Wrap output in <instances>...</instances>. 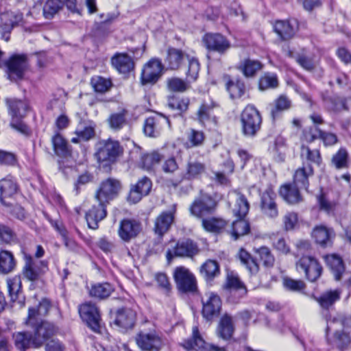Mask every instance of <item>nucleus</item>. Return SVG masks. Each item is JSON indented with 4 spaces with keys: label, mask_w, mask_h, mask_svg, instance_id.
I'll list each match as a JSON object with an SVG mask.
<instances>
[{
    "label": "nucleus",
    "mask_w": 351,
    "mask_h": 351,
    "mask_svg": "<svg viewBox=\"0 0 351 351\" xmlns=\"http://www.w3.org/2000/svg\"><path fill=\"white\" fill-rule=\"evenodd\" d=\"M240 121L243 135L247 138H254L261 130L263 119L257 108L254 105L249 104L241 112Z\"/></svg>",
    "instance_id": "1"
},
{
    "label": "nucleus",
    "mask_w": 351,
    "mask_h": 351,
    "mask_svg": "<svg viewBox=\"0 0 351 351\" xmlns=\"http://www.w3.org/2000/svg\"><path fill=\"white\" fill-rule=\"evenodd\" d=\"M199 69V61L195 58H191L189 60L186 80L176 77L169 78L167 80L168 89L172 92H185L190 88L191 83L197 79Z\"/></svg>",
    "instance_id": "2"
},
{
    "label": "nucleus",
    "mask_w": 351,
    "mask_h": 351,
    "mask_svg": "<svg viewBox=\"0 0 351 351\" xmlns=\"http://www.w3.org/2000/svg\"><path fill=\"white\" fill-rule=\"evenodd\" d=\"M96 149L95 156L99 162H114L123 152L120 143L111 138L99 141Z\"/></svg>",
    "instance_id": "3"
},
{
    "label": "nucleus",
    "mask_w": 351,
    "mask_h": 351,
    "mask_svg": "<svg viewBox=\"0 0 351 351\" xmlns=\"http://www.w3.org/2000/svg\"><path fill=\"white\" fill-rule=\"evenodd\" d=\"M8 77L16 81L23 79L29 68V62L26 54H12L5 62Z\"/></svg>",
    "instance_id": "4"
},
{
    "label": "nucleus",
    "mask_w": 351,
    "mask_h": 351,
    "mask_svg": "<svg viewBox=\"0 0 351 351\" xmlns=\"http://www.w3.org/2000/svg\"><path fill=\"white\" fill-rule=\"evenodd\" d=\"M6 103L12 117L10 126L21 133H26L27 127L21 121V119L25 116L28 105L25 101L16 99H7Z\"/></svg>",
    "instance_id": "5"
},
{
    "label": "nucleus",
    "mask_w": 351,
    "mask_h": 351,
    "mask_svg": "<svg viewBox=\"0 0 351 351\" xmlns=\"http://www.w3.org/2000/svg\"><path fill=\"white\" fill-rule=\"evenodd\" d=\"M296 268L302 271L310 282L317 281L322 274L323 267L320 263L312 256H303L296 262Z\"/></svg>",
    "instance_id": "6"
},
{
    "label": "nucleus",
    "mask_w": 351,
    "mask_h": 351,
    "mask_svg": "<svg viewBox=\"0 0 351 351\" xmlns=\"http://www.w3.org/2000/svg\"><path fill=\"white\" fill-rule=\"evenodd\" d=\"M173 278L178 289L182 293H194L197 290V281L194 275L185 267H177Z\"/></svg>",
    "instance_id": "7"
},
{
    "label": "nucleus",
    "mask_w": 351,
    "mask_h": 351,
    "mask_svg": "<svg viewBox=\"0 0 351 351\" xmlns=\"http://www.w3.org/2000/svg\"><path fill=\"white\" fill-rule=\"evenodd\" d=\"M121 189V182L114 178H108L102 181L96 191L95 198L98 202L108 204L119 194Z\"/></svg>",
    "instance_id": "8"
},
{
    "label": "nucleus",
    "mask_w": 351,
    "mask_h": 351,
    "mask_svg": "<svg viewBox=\"0 0 351 351\" xmlns=\"http://www.w3.org/2000/svg\"><path fill=\"white\" fill-rule=\"evenodd\" d=\"M217 202L215 198L207 193H201L190 206L191 214L197 217L213 214L216 210Z\"/></svg>",
    "instance_id": "9"
},
{
    "label": "nucleus",
    "mask_w": 351,
    "mask_h": 351,
    "mask_svg": "<svg viewBox=\"0 0 351 351\" xmlns=\"http://www.w3.org/2000/svg\"><path fill=\"white\" fill-rule=\"evenodd\" d=\"M81 318L94 332L100 333L101 319L98 308L90 302L82 304L79 308Z\"/></svg>",
    "instance_id": "10"
},
{
    "label": "nucleus",
    "mask_w": 351,
    "mask_h": 351,
    "mask_svg": "<svg viewBox=\"0 0 351 351\" xmlns=\"http://www.w3.org/2000/svg\"><path fill=\"white\" fill-rule=\"evenodd\" d=\"M135 339L142 351H160L163 346L162 338L156 331H140Z\"/></svg>",
    "instance_id": "11"
},
{
    "label": "nucleus",
    "mask_w": 351,
    "mask_h": 351,
    "mask_svg": "<svg viewBox=\"0 0 351 351\" xmlns=\"http://www.w3.org/2000/svg\"><path fill=\"white\" fill-rule=\"evenodd\" d=\"M23 14L20 12L7 11L0 15V35L5 41L10 40L12 30L23 21Z\"/></svg>",
    "instance_id": "12"
},
{
    "label": "nucleus",
    "mask_w": 351,
    "mask_h": 351,
    "mask_svg": "<svg viewBox=\"0 0 351 351\" xmlns=\"http://www.w3.org/2000/svg\"><path fill=\"white\" fill-rule=\"evenodd\" d=\"M163 70L162 62L158 58H152L147 62L141 72V83L142 85L154 84L160 78Z\"/></svg>",
    "instance_id": "13"
},
{
    "label": "nucleus",
    "mask_w": 351,
    "mask_h": 351,
    "mask_svg": "<svg viewBox=\"0 0 351 351\" xmlns=\"http://www.w3.org/2000/svg\"><path fill=\"white\" fill-rule=\"evenodd\" d=\"M171 127L169 117L162 113L147 118L143 124L144 134L149 137L156 138L160 136L165 125Z\"/></svg>",
    "instance_id": "14"
},
{
    "label": "nucleus",
    "mask_w": 351,
    "mask_h": 351,
    "mask_svg": "<svg viewBox=\"0 0 351 351\" xmlns=\"http://www.w3.org/2000/svg\"><path fill=\"white\" fill-rule=\"evenodd\" d=\"M206 165L204 163L190 159L185 167V170L180 178L171 180V185L176 188L180 185L184 180L191 181L199 179L206 172Z\"/></svg>",
    "instance_id": "15"
},
{
    "label": "nucleus",
    "mask_w": 351,
    "mask_h": 351,
    "mask_svg": "<svg viewBox=\"0 0 351 351\" xmlns=\"http://www.w3.org/2000/svg\"><path fill=\"white\" fill-rule=\"evenodd\" d=\"M34 330L33 332L34 348L42 346L44 343L52 337L57 332L58 328L52 323L42 321L40 323H36L32 325Z\"/></svg>",
    "instance_id": "16"
},
{
    "label": "nucleus",
    "mask_w": 351,
    "mask_h": 351,
    "mask_svg": "<svg viewBox=\"0 0 351 351\" xmlns=\"http://www.w3.org/2000/svg\"><path fill=\"white\" fill-rule=\"evenodd\" d=\"M199 252L198 245L196 243L189 239L179 241L172 250L167 252V258L170 261L174 256L189 257L197 254Z\"/></svg>",
    "instance_id": "17"
},
{
    "label": "nucleus",
    "mask_w": 351,
    "mask_h": 351,
    "mask_svg": "<svg viewBox=\"0 0 351 351\" xmlns=\"http://www.w3.org/2000/svg\"><path fill=\"white\" fill-rule=\"evenodd\" d=\"M204 46L209 51L224 54L230 48L231 43L224 36L218 33H207L202 38Z\"/></svg>",
    "instance_id": "18"
},
{
    "label": "nucleus",
    "mask_w": 351,
    "mask_h": 351,
    "mask_svg": "<svg viewBox=\"0 0 351 351\" xmlns=\"http://www.w3.org/2000/svg\"><path fill=\"white\" fill-rule=\"evenodd\" d=\"M47 268L45 261L34 260L31 256H25V265L23 268L24 278L30 281H36L39 279Z\"/></svg>",
    "instance_id": "19"
},
{
    "label": "nucleus",
    "mask_w": 351,
    "mask_h": 351,
    "mask_svg": "<svg viewBox=\"0 0 351 351\" xmlns=\"http://www.w3.org/2000/svg\"><path fill=\"white\" fill-rule=\"evenodd\" d=\"M141 222L134 219H123L119 223L118 234L124 242H130L135 239L141 232Z\"/></svg>",
    "instance_id": "20"
},
{
    "label": "nucleus",
    "mask_w": 351,
    "mask_h": 351,
    "mask_svg": "<svg viewBox=\"0 0 351 351\" xmlns=\"http://www.w3.org/2000/svg\"><path fill=\"white\" fill-rule=\"evenodd\" d=\"M276 199V194L271 188H267L261 195V210L269 218H276L278 215Z\"/></svg>",
    "instance_id": "21"
},
{
    "label": "nucleus",
    "mask_w": 351,
    "mask_h": 351,
    "mask_svg": "<svg viewBox=\"0 0 351 351\" xmlns=\"http://www.w3.org/2000/svg\"><path fill=\"white\" fill-rule=\"evenodd\" d=\"M206 296V299L202 300V315L207 320H212L219 315L221 300L219 296L214 293H208Z\"/></svg>",
    "instance_id": "22"
},
{
    "label": "nucleus",
    "mask_w": 351,
    "mask_h": 351,
    "mask_svg": "<svg viewBox=\"0 0 351 351\" xmlns=\"http://www.w3.org/2000/svg\"><path fill=\"white\" fill-rule=\"evenodd\" d=\"M215 106V103L212 100L202 102L196 114L197 119L202 125L209 127L217 125V119L213 115Z\"/></svg>",
    "instance_id": "23"
},
{
    "label": "nucleus",
    "mask_w": 351,
    "mask_h": 351,
    "mask_svg": "<svg viewBox=\"0 0 351 351\" xmlns=\"http://www.w3.org/2000/svg\"><path fill=\"white\" fill-rule=\"evenodd\" d=\"M152 186V182L149 178H142L136 184L131 186L128 200L132 204L138 202L143 196L149 193Z\"/></svg>",
    "instance_id": "24"
},
{
    "label": "nucleus",
    "mask_w": 351,
    "mask_h": 351,
    "mask_svg": "<svg viewBox=\"0 0 351 351\" xmlns=\"http://www.w3.org/2000/svg\"><path fill=\"white\" fill-rule=\"evenodd\" d=\"M176 205L173 204L169 211L162 212L155 220L154 230L156 234L162 237L170 228L174 220Z\"/></svg>",
    "instance_id": "25"
},
{
    "label": "nucleus",
    "mask_w": 351,
    "mask_h": 351,
    "mask_svg": "<svg viewBox=\"0 0 351 351\" xmlns=\"http://www.w3.org/2000/svg\"><path fill=\"white\" fill-rule=\"evenodd\" d=\"M183 346L187 350H197L202 348V351H226L223 348H219L212 344L205 346V341L201 337L197 326L193 327L192 337L186 340Z\"/></svg>",
    "instance_id": "26"
},
{
    "label": "nucleus",
    "mask_w": 351,
    "mask_h": 351,
    "mask_svg": "<svg viewBox=\"0 0 351 351\" xmlns=\"http://www.w3.org/2000/svg\"><path fill=\"white\" fill-rule=\"evenodd\" d=\"M311 234L315 243L323 247L331 246L335 237L334 230L323 225L316 226Z\"/></svg>",
    "instance_id": "27"
},
{
    "label": "nucleus",
    "mask_w": 351,
    "mask_h": 351,
    "mask_svg": "<svg viewBox=\"0 0 351 351\" xmlns=\"http://www.w3.org/2000/svg\"><path fill=\"white\" fill-rule=\"evenodd\" d=\"M104 202H98L93 205L86 213V219L90 228H98L99 222L102 221L107 215L106 206Z\"/></svg>",
    "instance_id": "28"
},
{
    "label": "nucleus",
    "mask_w": 351,
    "mask_h": 351,
    "mask_svg": "<svg viewBox=\"0 0 351 351\" xmlns=\"http://www.w3.org/2000/svg\"><path fill=\"white\" fill-rule=\"evenodd\" d=\"M18 185L16 181L10 178L0 180V201L5 206L12 204L11 199L12 196L16 193Z\"/></svg>",
    "instance_id": "29"
},
{
    "label": "nucleus",
    "mask_w": 351,
    "mask_h": 351,
    "mask_svg": "<svg viewBox=\"0 0 351 351\" xmlns=\"http://www.w3.org/2000/svg\"><path fill=\"white\" fill-rule=\"evenodd\" d=\"M110 62L112 67L121 74H128L134 68V62L125 53H116Z\"/></svg>",
    "instance_id": "30"
},
{
    "label": "nucleus",
    "mask_w": 351,
    "mask_h": 351,
    "mask_svg": "<svg viewBox=\"0 0 351 351\" xmlns=\"http://www.w3.org/2000/svg\"><path fill=\"white\" fill-rule=\"evenodd\" d=\"M324 260L335 280H341L346 274L345 264L341 257L336 254H328L324 256Z\"/></svg>",
    "instance_id": "31"
},
{
    "label": "nucleus",
    "mask_w": 351,
    "mask_h": 351,
    "mask_svg": "<svg viewBox=\"0 0 351 351\" xmlns=\"http://www.w3.org/2000/svg\"><path fill=\"white\" fill-rule=\"evenodd\" d=\"M314 171L312 165L303 162L302 166L295 171L293 175V184L302 189L308 190L309 186L308 178L313 176Z\"/></svg>",
    "instance_id": "32"
},
{
    "label": "nucleus",
    "mask_w": 351,
    "mask_h": 351,
    "mask_svg": "<svg viewBox=\"0 0 351 351\" xmlns=\"http://www.w3.org/2000/svg\"><path fill=\"white\" fill-rule=\"evenodd\" d=\"M136 312L129 308H120L117 312L114 324L123 330L132 329L136 323Z\"/></svg>",
    "instance_id": "33"
},
{
    "label": "nucleus",
    "mask_w": 351,
    "mask_h": 351,
    "mask_svg": "<svg viewBox=\"0 0 351 351\" xmlns=\"http://www.w3.org/2000/svg\"><path fill=\"white\" fill-rule=\"evenodd\" d=\"M301 189L293 183L285 184L280 186L279 194L289 204H296L302 201L300 190Z\"/></svg>",
    "instance_id": "34"
},
{
    "label": "nucleus",
    "mask_w": 351,
    "mask_h": 351,
    "mask_svg": "<svg viewBox=\"0 0 351 351\" xmlns=\"http://www.w3.org/2000/svg\"><path fill=\"white\" fill-rule=\"evenodd\" d=\"M291 107V101L285 95H280L268 106L273 121L279 118L281 114Z\"/></svg>",
    "instance_id": "35"
},
{
    "label": "nucleus",
    "mask_w": 351,
    "mask_h": 351,
    "mask_svg": "<svg viewBox=\"0 0 351 351\" xmlns=\"http://www.w3.org/2000/svg\"><path fill=\"white\" fill-rule=\"evenodd\" d=\"M263 66V64L259 60L245 58L240 62L237 68L245 77L252 78L256 76Z\"/></svg>",
    "instance_id": "36"
},
{
    "label": "nucleus",
    "mask_w": 351,
    "mask_h": 351,
    "mask_svg": "<svg viewBox=\"0 0 351 351\" xmlns=\"http://www.w3.org/2000/svg\"><path fill=\"white\" fill-rule=\"evenodd\" d=\"M185 58H187L189 60H190L189 56L185 54L182 50L176 48H169L165 59V63L168 69L172 70L178 69Z\"/></svg>",
    "instance_id": "37"
},
{
    "label": "nucleus",
    "mask_w": 351,
    "mask_h": 351,
    "mask_svg": "<svg viewBox=\"0 0 351 351\" xmlns=\"http://www.w3.org/2000/svg\"><path fill=\"white\" fill-rule=\"evenodd\" d=\"M51 306V302L47 299H43L37 307L29 308L27 324H34L37 316H45L47 315Z\"/></svg>",
    "instance_id": "38"
},
{
    "label": "nucleus",
    "mask_w": 351,
    "mask_h": 351,
    "mask_svg": "<svg viewBox=\"0 0 351 351\" xmlns=\"http://www.w3.org/2000/svg\"><path fill=\"white\" fill-rule=\"evenodd\" d=\"M13 339L16 348L20 351L34 348L33 335L29 332H16L13 334Z\"/></svg>",
    "instance_id": "39"
},
{
    "label": "nucleus",
    "mask_w": 351,
    "mask_h": 351,
    "mask_svg": "<svg viewBox=\"0 0 351 351\" xmlns=\"http://www.w3.org/2000/svg\"><path fill=\"white\" fill-rule=\"evenodd\" d=\"M234 331V327L232 317L226 313L224 314L217 328L218 335L223 339H229L232 337Z\"/></svg>",
    "instance_id": "40"
},
{
    "label": "nucleus",
    "mask_w": 351,
    "mask_h": 351,
    "mask_svg": "<svg viewBox=\"0 0 351 351\" xmlns=\"http://www.w3.org/2000/svg\"><path fill=\"white\" fill-rule=\"evenodd\" d=\"M201 275L206 281H211L220 274V268L217 261L207 260L199 269Z\"/></svg>",
    "instance_id": "41"
},
{
    "label": "nucleus",
    "mask_w": 351,
    "mask_h": 351,
    "mask_svg": "<svg viewBox=\"0 0 351 351\" xmlns=\"http://www.w3.org/2000/svg\"><path fill=\"white\" fill-rule=\"evenodd\" d=\"M274 29L281 39L284 40L291 38L295 34L294 28L289 21H277L274 25Z\"/></svg>",
    "instance_id": "42"
},
{
    "label": "nucleus",
    "mask_w": 351,
    "mask_h": 351,
    "mask_svg": "<svg viewBox=\"0 0 351 351\" xmlns=\"http://www.w3.org/2000/svg\"><path fill=\"white\" fill-rule=\"evenodd\" d=\"M241 264L244 265L251 274H256L259 271V266L252 255L245 249L241 248L237 254Z\"/></svg>",
    "instance_id": "43"
},
{
    "label": "nucleus",
    "mask_w": 351,
    "mask_h": 351,
    "mask_svg": "<svg viewBox=\"0 0 351 351\" xmlns=\"http://www.w3.org/2000/svg\"><path fill=\"white\" fill-rule=\"evenodd\" d=\"M341 292L339 290H330L323 293L320 296L315 298L320 306L328 309L335 302L340 299Z\"/></svg>",
    "instance_id": "44"
},
{
    "label": "nucleus",
    "mask_w": 351,
    "mask_h": 351,
    "mask_svg": "<svg viewBox=\"0 0 351 351\" xmlns=\"http://www.w3.org/2000/svg\"><path fill=\"white\" fill-rule=\"evenodd\" d=\"M226 87L232 99L241 98L245 93V85L241 79H228Z\"/></svg>",
    "instance_id": "45"
},
{
    "label": "nucleus",
    "mask_w": 351,
    "mask_h": 351,
    "mask_svg": "<svg viewBox=\"0 0 351 351\" xmlns=\"http://www.w3.org/2000/svg\"><path fill=\"white\" fill-rule=\"evenodd\" d=\"M189 100L188 98H179L176 97H170L168 98V107L176 111L172 116H182V114L188 110Z\"/></svg>",
    "instance_id": "46"
},
{
    "label": "nucleus",
    "mask_w": 351,
    "mask_h": 351,
    "mask_svg": "<svg viewBox=\"0 0 351 351\" xmlns=\"http://www.w3.org/2000/svg\"><path fill=\"white\" fill-rule=\"evenodd\" d=\"M51 143L55 154L60 157L70 155V150L66 141L59 134H56L51 138Z\"/></svg>",
    "instance_id": "47"
},
{
    "label": "nucleus",
    "mask_w": 351,
    "mask_h": 351,
    "mask_svg": "<svg viewBox=\"0 0 351 351\" xmlns=\"http://www.w3.org/2000/svg\"><path fill=\"white\" fill-rule=\"evenodd\" d=\"M113 290L109 283H97L91 286L89 294L93 298L102 300L109 297Z\"/></svg>",
    "instance_id": "48"
},
{
    "label": "nucleus",
    "mask_w": 351,
    "mask_h": 351,
    "mask_svg": "<svg viewBox=\"0 0 351 351\" xmlns=\"http://www.w3.org/2000/svg\"><path fill=\"white\" fill-rule=\"evenodd\" d=\"M16 266V261L12 252L7 250L0 252V272L8 274Z\"/></svg>",
    "instance_id": "49"
},
{
    "label": "nucleus",
    "mask_w": 351,
    "mask_h": 351,
    "mask_svg": "<svg viewBox=\"0 0 351 351\" xmlns=\"http://www.w3.org/2000/svg\"><path fill=\"white\" fill-rule=\"evenodd\" d=\"M250 230V223L243 218H239L232 223L231 234L234 240H237L241 237L247 234Z\"/></svg>",
    "instance_id": "50"
},
{
    "label": "nucleus",
    "mask_w": 351,
    "mask_h": 351,
    "mask_svg": "<svg viewBox=\"0 0 351 351\" xmlns=\"http://www.w3.org/2000/svg\"><path fill=\"white\" fill-rule=\"evenodd\" d=\"M254 252L258 255L260 261L263 263L264 267L271 268L275 263V257L271 250L267 246H261L258 248H254Z\"/></svg>",
    "instance_id": "51"
},
{
    "label": "nucleus",
    "mask_w": 351,
    "mask_h": 351,
    "mask_svg": "<svg viewBox=\"0 0 351 351\" xmlns=\"http://www.w3.org/2000/svg\"><path fill=\"white\" fill-rule=\"evenodd\" d=\"M95 125L93 123H81L78 125L75 134L82 141H88L95 135Z\"/></svg>",
    "instance_id": "52"
},
{
    "label": "nucleus",
    "mask_w": 351,
    "mask_h": 351,
    "mask_svg": "<svg viewBox=\"0 0 351 351\" xmlns=\"http://www.w3.org/2000/svg\"><path fill=\"white\" fill-rule=\"evenodd\" d=\"M204 228L211 232H219L226 226V221L221 218L210 217L202 219Z\"/></svg>",
    "instance_id": "53"
},
{
    "label": "nucleus",
    "mask_w": 351,
    "mask_h": 351,
    "mask_svg": "<svg viewBox=\"0 0 351 351\" xmlns=\"http://www.w3.org/2000/svg\"><path fill=\"white\" fill-rule=\"evenodd\" d=\"M126 110H123L119 112L110 114L108 119V123L112 130L118 131L126 125Z\"/></svg>",
    "instance_id": "54"
},
{
    "label": "nucleus",
    "mask_w": 351,
    "mask_h": 351,
    "mask_svg": "<svg viewBox=\"0 0 351 351\" xmlns=\"http://www.w3.org/2000/svg\"><path fill=\"white\" fill-rule=\"evenodd\" d=\"M348 152L346 148L341 147L333 155L331 162L337 169H346L349 167Z\"/></svg>",
    "instance_id": "55"
},
{
    "label": "nucleus",
    "mask_w": 351,
    "mask_h": 351,
    "mask_svg": "<svg viewBox=\"0 0 351 351\" xmlns=\"http://www.w3.org/2000/svg\"><path fill=\"white\" fill-rule=\"evenodd\" d=\"M249 209L250 204L247 198L244 195L239 193L233 208L234 215L238 218H244L248 213Z\"/></svg>",
    "instance_id": "56"
},
{
    "label": "nucleus",
    "mask_w": 351,
    "mask_h": 351,
    "mask_svg": "<svg viewBox=\"0 0 351 351\" xmlns=\"http://www.w3.org/2000/svg\"><path fill=\"white\" fill-rule=\"evenodd\" d=\"M333 343L339 350L346 349L351 344V335L343 330H337L333 334Z\"/></svg>",
    "instance_id": "57"
},
{
    "label": "nucleus",
    "mask_w": 351,
    "mask_h": 351,
    "mask_svg": "<svg viewBox=\"0 0 351 351\" xmlns=\"http://www.w3.org/2000/svg\"><path fill=\"white\" fill-rule=\"evenodd\" d=\"M271 245L274 249L283 255H287L291 253V247L287 240L282 236H273L270 237Z\"/></svg>",
    "instance_id": "58"
},
{
    "label": "nucleus",
    "mask_w": 351,
    "mask_h": 351,
    "mask_svg": "<svg viewBox=\"0 0 351 351\" xmlns=\"http://www.w3.org/2000/svg\"><path fill=\"white\" fill-rule=\"evenodd\" d=\"M163 156L158 152H153L149 154H144L141 157V164L143 168L146 170H151L155 165H158Z\"/></svg>",
    "instance_id": "59"
},
{
    "label": "nucleus",
    "mask_w": 351,
    "mask_h": 351,
    "mask_svg": "<svg viewBox=\"0 0 351 351\" xmlns=\"http://www.w3.org/2000/svg\"><path fill=\"white\" fill-rule=\"evenodd\" d=\"M60 0H47L43 6V14L46 19L52 18L62 8Z\"/></svg>",
    "instance_id": "60"
},
{
    "label": "nucleus",
    "mask_w": 351,
    "mask_h": 351,
    "mask_svg": "<svg viewBox=\"0 0 351 351\" xmlns=\"http://www.w3.org/2000/svg\"><path fill=\"white\" fill-rule=\"evenodd\" d=\"M278 86V77L274 73H266L259 80V88L262 90L275 88Z\"/></svg>",
    "instance_id": "61"
},
{
    "label": "nucleus",
    "mask_w": 351,
    "mask_h": 351,
    "mask_svg": "<svg viewBox=\"0 0 351 351\" xmlns=\"http://www.w3.org/2000/svg\"><path fill=\"white\" fill-rule=\"evenodd\" d=\"M226 287L230 289L232 294H235L237 292H239L241 297L246 294L247 292L244 285L235 276L228 277Z\"/></svg>",
    "instance_id": "62"
},
{
    "label": "nucleus",
    "mask_w": 351,
    "mask_h": 351,
    "mask_svg": "<svg viewBox=\"0 0 351 351\" xmlns=\"http://www.w3.org/2000/svg\"><path fill=\"white\" fill-rule=\"evenodd\" d=\"M7 285L9 295L12 301H15L19 298V294L21 290V280L20 277L14 276L7 280Z\"/></svg>",
    "instance_id": "63"
},
{
    "label": "nucleus",
    "mask_w": 351,
    "mask_h": 351,
    "mask_svg": "<svg viewBox=\"0 0 351 351\" xmlns=\"http://www.w3.org/2000/svg\"><path fill=\"white\" fill-rule=\"evenodd\" d=\"M90 84L94 90L98 93H105L112 85V82L110 80H107L100 76H95L92 77Z\"/></svg>",
    "instance_id": "64"
}]
</instances>
